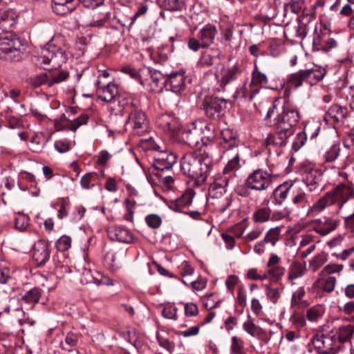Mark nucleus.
Instances as JSON below:
<instances>
[{"label": "nucleus", "mask_w": 354, "mask_h": 354, "mask_svg": "<svg viewBox=\"0 0 354 354\" xmlns=\"http://www.w3.org/2000/svg\"><path fill=\"white\" fill-rule=\"evenodd\" d=\"M180 167L185 175L202 184L206 182L211 172L212 160L208 156L188 153L181 159Z\"/></svg>", "instance_id": "obj_1"}, {"label": "nucleus", "mask_w": 354, "mask_h": 354, "mask_svg": "<svg viewBox=\"0 0 354 354\" xmlns=\"http://www.w3.org/2000/svg\"><path fill=\"white\" fill-rule=\"evenodd\" d=\"M350 198H354V187L351 184L340 183L315 202L309 208L308 214L315 216L327 207L335 203H337L339 208L342 209Z\"/></svg>", "instance_id": "obj_2"}, {"label": "nucleus", "mask_w": 354, "mask_h": 354, "mask_svg": "<svg viewBox=\"0 0 354 354\" xmlns=\"http://www.w3.org/2000/svg\"><path fill=\"white\" fill-rule=\"evenodd\" d=\"M59 37H54L44 48L41 49L39 55L35 57V62L37 65L45 69L57 68L65 63L67 56L65 50L57 46Z\"/></svg>", "instance_id": "obj_3"}, {"label": "nucleus", "mask_w": 354, "mask_h": 354, "mask_svg": "<svg viewBox=\"0 0 354 354\" xmlns=\"http://www.w3.org/2000/svg\"><path fill=\"white\" fill-rule=\"evenodd\" d=\"M278 176L271 167L268 170L257 169L248 176L244 184L249 189L262 192L268 189Z\"/></svg>", "instance_id": "obj_4"}, {"label": "nucleus", "mask_w": 354, "mask_h": 354, "mask_svg": "<svg viewBox=\"0 0 354 354\" xmlns=\"http://www.w3.org/2000/svg\"><path fill=\"white\" fill-rule=\"evenodd\" d=\"M118 103L123 109L129 111L126 125L134 134L142 136L148 131L149 122L145 113L140 109H134L131 100H127L126 103L119 100Z\"/></svg>", "instance_id": "obj_5"}, {"label": "nucleus", "mask_w": 354, "mask_h": 354, "mask_svg": "<svg viewBox=\"0 0 354 354\" xmlns=\"http://www.w3.org/2000/svg\"><path fill=\"white\" fill-rule=\"evenodd\" d=\"M26 50V44L19 38H0V57L2 59L19 62L23 59Z\"/></svg>", "instance_id": "obj_6"}, {"label": "nucleus", "mask_w": 354, "mask_h": 354, "mask_svg": "<svg viewBox=\"0 0 354 354\" xmlns=\"http://www.w3.org/2000/svg\"><path fill=\"white\" fill-rule=\"evenodd\" d=\"M300 116L297 110L290 106L288 102L284 103L281 111L274 119L276 129L293 134V127L298 123Z\"/></svg>", "instance_id": "obj_7"}, {"label": "nucleus", "mask_w": 354, "mask_h": 354, "mask_svg": "<svg viewBox=\"0 0 354 354\" xmlns=\"http://www.w3.org/2000/svg\"><path fill=\"white\" fill-rule=\"evenodd\" d=\"M314 350L317 354H336L337 345L335 335L317 333L311 339Z\"/></svg>", "instance_id": "obj_8"}, {"label": "nucleus", "mask_w": 354, "mask_h": 354, "mask_svg": "<svg viewBox=\"0 0 354 354\" xmlns=\"http://www.w3.org/2000/svg\"><path fill=\"white\" fill-rule=\"evenodd\" d=\"M281 259L274 254H272L266 263L265 274L266 279L272 282H279L286 272V268L279 265Z\"/></svg>", "instance_id": "obj_9"}, {"label": "nucleus", "mask_w": 354, "mask_h": 354, "mask_svg": "<svg viewBox=\"0 0 354 354\" xmlns=\"http://www.w3.org/2000/svg\"><path fill=\"white\" fill-rule=\"evenodd\" d=\"M157 126L169 137H174L180 130V122L173 115L165 113L156 119Z\"/></svg>", "instance_id": "obj_10"}, {"label": "nucleus", "mask_w": 354, "mask_h": 354, "mask_svg": "<svg viewBox=\"0 0 354 354\" xmlns=\"http://www.w3.org/2000/svg\"><path fill=\"white\" fill-rule=\"evenodd\" d=\"M240 74V70L236 65L225 66L220 65L215 71V77L221 86H225L231 82L236 80Z\"/></svg>", "instance_id": "obj_11"}, {"label": "nucleus", "mask_w": 354, "mask_h": 354, "mask_svg": "<svg viewBox=\"0 0 354 354\" xmlns=\"http://www.w3.org/2000/svg\"><path fill=\"white\" fill-rule=\"evenodd\" d=\"M167 80V84H169L171 91L176 94L183 93L187 84L191 82V80L185 75L184 71L171 73Z\"/></svg>", "instance_id": "obj_12"}, {"label": "nucleus", "mask_w": 354, "mask_h": 354, "mask_svg": "<svg viewBox=\"0 0 354 354\" xmlns=\"http://www.w3.org/2000/svg\"><path fill=\"white\" fill-rule=\"evenodd\" d=\"M339 223V220L330 216L315 219L312 223L313 230L318 234L325 236L334 231Z\"/></svg>", "instance_id": "obj_13"}, {"label": "nucleus", "mask_w": 354, "mask_h": 354, "mask_svg": "<svg viewBox=\"0 0 354 354\" xmlns=\"http://www.w3.org/2000/svg\"><path fill=\"white\" fill-rule=\"evenodd\" d=\"M225 101L217 97H209L205 100L204 109L207 117L216 119L218 118L223 113Z\"/></svg>", "instance_id": "obj_14"}, {"label": "nucleus", "mask_w": 354, "mask_h": 354, "mask_svg": "<svg viewBox=\"0 0 354 354\" xmlns=\"http://www.w3.org/2000/svg\"><path fill=\"white\" fill-rule=\"evenodd\" d=\"M109 237L119 242L131 243L134 241V237L131 232L123 226H114L108 230Z\"/></svg>", "instance_id": "obj_15"}, {"label": "nucleus", "mask_w": 354, "mask_h": 354, "mask_svg": "<svg viewBox=\"0 0 354 354\" xmlns=\"http://www.w3.org/2000/svg\"><path fill=\"white\" fill-rule=\"evenodd\" d=\"M48 243L44 240L37 241L33 247L32 258L39 266L44 265L49 259Z\"/></svg>", "instance_id": "obj_16"}, {"label": "nucleus", "mask_w": 354, "mask_h": 354, "mask_svg": "<svg viewBox=\"0 0 354 354\" xmlns=\"http://www.w3.org/2000/svg\"><path fill=\"white\" fill-rule=\"evenodd\" d=\"M347 115V109L339 105H333L326 113L324 120L327 123H343Z\"/></svg>", "instance_id": "obj_17"}, {"label": "nucleus", "mask_w": 354, "mask_h": 354, "mask_svg": "<svg viewBox=\"0 0 354 354\" xmlns=\"http://www.w3.org/2000/svg\"><path fill=\"white\" fill-rule=\"evenodd\" d=\"M239 154L238 150L235 149L233 151V156L230 159L223 169L221 178H227L229 183L232 181L236 177V171L240 168Z\"/></svg>", "instance_id": "obj_18"}, {"label": "nucleus", "mask_w": 354, "mask_h": 354, "mask_svg": "<svg viewBox=\"0 0 354 354\" xmlns=\"http://www.w3.org/2000/svg\"><path fill=\"white\" fill-rule=\"evenodd\" d=\"M97 94L100 99L107 102H114L118 96V88L116 84L109 82L97 89Z\"/></svg>", "instance_id": "obj_19"}, {"label": "nucleus", "mask_w": 354, "mask_h": 354, "mask_svg": "<svg viewBox=\"0 0 354 354\" xmlns=\"http://www.w3.org/2000/svg\"><path fill=\"white\" fill-rule=\"evenodd\" d=\"M177 157L173 153L160 151L155 156V167L160 170L169 169L176 162Z\"/></svg>", "instance_id": "obj_20"}, {"label": "nucleus", "mask_w": 354, "mask_h": 354, "mask_svg": "<svg viewBox=\"0 0 354 354\" xmlns=\"http://www.w3.org/2000/svg\"><path fill=\"white\" fill-rule=\"evenodd\" d=\"M17 14L12 9L0 11V29L9 32L16 23Z\"/></svg>", "instance_id": "obj_21"}, {"label": "nucleus", "mask_w": 354, "mask_h": 354, "mask_svg": "<svg viewBox=\"0 0 354 354\" xmlns=\"http://www.w3.org/2000/svg\"><path fill=\"white\" fill-rule=\"evenodd\" d=\"M221 53L218 50H209L204 52L199 61L198 64L202 67H209L215 65L216 70L221 65Z\"/></svg>", "instance_id": "obj_22"}, {"label": "nucleus", "mask_w": 354, "mask_h": 354, "mask_svg": "<svg viewBox=\"0 0 354 354\" xmlns=\"http://www.w3.org/2000/svg\"><path fill=\"white\" fill-rule=\"evenodd\" d=\"M229 183V178H217L215 179L214 184L210 186L209 189V197L212 199L222 198L226 193L225 187Z\"/></svg>", "instance_id": "obj_23"}, {"label": "nucleus", "mask_w": 354, "mask_h": 354, "mask_svg": "<svg viewBox=\"0 0 354 354\" xmlns=\"http://www.w3.org/2000/svg\"><path fill=\"white\" fill-rule=\"evenodd\" d=\"M243 328L251 337L263 339L265 342H268V339L264 338L265 330L256 325L250 315H248L247 320L243 322Z\"/></svg>", "instance_id": "obj_24"}, {"label": "nucleus", "mask_w": 354, "mask_h": 354, "mask_svg": "<svg viewBox=\"0 0 354 354\" xmlns=\"http://www.w3.org/2000/svg\"><path fill=\"white\" fill-rule=\"evenodd\" d=\"M41 297L40 290L38 288H32L25 292L21 297V302L26 310H32L39 302Z\"/></svg>", "instance_id": "obj_25"}, {"label": "nucleus", "mask_w": 354, "mask_h": 354, "mask_svg": "<svg viewBox=\"0 0 354 354\" xmlns=\"http://www.w3.org/2000/svg\"><path fill=\"white\" fill-rule=\"evenodd\" d=\"M337 41L333 38H325L320 35H317L313 39V48L317 50H323L328 52L330 50L336 48Z\"/></svg>", "instance_id": "obj_26"}, {"label": "nucleus", "mask_w": 354, "mask_h": 354, "mask_svg": "<svg viewBox=\"0 0 354 354\" xmlns=\"http://www.w3.org/2000/svg\"><path fill=\"white\" fill-rule=\"evenodd\" d=\"M75 0H53V10L59 15H65L71 13L75 9Z\"/></svg>", "instance_id": "obj_27"}, {"label": "nucleus", "mask_w": 354, "mask_h": 354, "mask_svg": "<svg viewBox=\"0 0 354 354\" xmlns=\"http://www.w3.org/2000/svg\"><path fill=\"white\" fill-rule=\"evenodd\" d=\"M217 33L216 27L211 24L205 25L198 32V37L203 42L204 47L210 46L214 40Z\"/></svg>", "instance_id": "obj_28"}, {"label": "nucleus", "mask_w": 354, "mask_h": 354, "mask_svg": "<svg viewBox=\"0 0 354 354\" xmlns=\"http://www.w3.org/2000/svg\"><path fill=\"white\" fill-rule=\"evenodd\" d=\"M167 82V78L164 77V75L160 72L157 71L151 72L149 84L150 90L152 92H160L165 87Z\"/></svg>", "instance_id": "obj_29"}, {"label": "nucleus", "mask_w": 354, "mask_h": 354, "mask_svg": "<svg viewBox=\"0 0 354 354\" xmlns=\"http://www.w3.org/2000/svg\"><path fill=\"white\" fill-rule=\"evenodd\" d=\"M303 82H306V80L302 70L290 74L287 79L286 88L285 89L284 95L288 96L291 89L300 87Z\"/></svg>", "instance_id": "obj_30"}, {"label": "nucleus", "mask_w": 354, "mask_h": 354, "mask_svg": "<svg viewBox=\"0 0 354 354\" xmlns=\"http://www.w3.org/2000/svg\"><path fill=\"white\" fill-rule=\"evenodd\" d=\"M221 145L224 148L236 147L239 144L237 133L233 129L226 127L221 131Z\"/></svg>", "instance_id": "obj_31"}, {"label": "nucleus", "mask_w": 354, "mask_h": 354, "mask_svg": "<svg viewBox=\"0 0 354 354\" xmlns=\"http://www.w3.org/2000/svg\"><path fill=\"white\" fill-rule=\"evenodd\" d=\"M259 91V87H254L251 83L249 85L244 84L236 91L234 97L252 101Z\"/></svg>", "instance_id": "obj_32"}, {"label": "nucleus", "mask_w": 354, "mask_h": 354, "mask_svg": "<svg viewBox=\"0 0 354 354\" xmlns=\"http://www.w3.org/2000/svg\"><path fill=\"white\" fill-rule=\"evenodd\" d=\"M277 131L274 134H269L266 138L267 145H273L277 147H283L286 145L287 140L290 136H292L290 133H288L286 131L276 129Z\"/></svg>", "instance_id": "obj_33"}, {"label": "nucleus", "mask_w": 354, "mask_h": 354, "mask_svg": "<svg viewBox=\"0 0 354 354\" xmlns=\"http://www.w3.org/2000/svg\"><path fill=\"white\" fill-rule=\"evenodd\" d=\"M4 312L19 318L20 324H22L21 315L25 316V312L23 309V305L21 300L15 298H11L9 301L8 305L5 308Z\"/></svg>", "instance_id": "obj_34"}, {"label": "nucleus", "mask_w": 354, "mask_h": 354, "mask_svg": "<svg viewBox=\"0 0 354 354\" xmlns=\"http://www.w3.org/2000/svg\"><path fill=\"white\" fill-rule=\"evenodd\" d=\"M306 82L310 85L315 84L322 80L325 75V70L319 67L302 70Z\"/></svg>", "instance_id": "obj_35"}, {"label": "nucleus", "mask_w": 354, "mask_h": 354, "mask_svg": "<svg viewBox=\"0 0 354 354\" xmlns=\"http://www.w3.org/2000/svg\"><path fill=\"white\" fill-rule=\"evenodd\" d=\"M292 184L284 183L279 185L273 192L274 203L277 205H281L291 192Z\"/></svg>", "instance_id": "obj_36"}, {"label": "nucleus", "mask_w": 354, "mask_h": 354, "mask_svg": "<svg viewBox=\"0 0 354 354\" xmlns=\"http://www.w3.org/2000/svg\"><path fill=\"white\" fill-rule=\"evenodd\" d=\"M306 185L304 183L292 184L291 194H292V201L294 204H303L307 202V196L304 191Z\"/></svg>", "instance_id": "obj_37"}, {"label": "nucleus", "mask_w": 354, "mask_h": 354, "mask_svg": "<svg viewBox=\"0 0 354 354\" xmlns=\"http://www.w3.org/2000/svg\"><path fill=\"white\" fill-rule=\"evenodd\" d=\"M124 253L122 251L111 250L104 257L105 264L110 268L115 270L119 268L123 259Z\"/></svg>", "instance_id": "obj_38"}, {"label": "nucleus", "mask_w": 354, "mask_h": 354, "mask_svg": "<svg viewBox=\"0 0 354 354\" xmlns=\"http://www.w3.org/2000/svg\"><path fill=\"white\" fill-rule=\"evenodd\" d=\"M306 271V263L294 261L290 263L288 270V279L292 281L294 279L301 277Z\"/></svg>", "instance_id": "obj_39"}, {"label": "nucleus", "mask_w": 354, "mask_h": 354, "mask_svg": "<svg viewBox=\"0 0 354 354\" xmlns=\"http://www.w3.org/2000/svg\"><path fill=\"white\" fill-rule=\"evenodd\" d=\"M306 295V291L304 287H299L293 293L291 298V306L297 308H306L308 306L309 303L303 298Z\"/></svg>", "instance_id": "obj_40"}, {"label": "nucleus", "mask_w": 354, "mask_h": 354, "mask_svg": "<svg viewBox=\"0 0 354 354\" xmlns=\"http://www.w3.org/2000/svg\"><path fill=\"white\" fill-rule=\"evenodd\" d=\"M195 193L192 189L187 190L182 196L176 199L175 205V210L180 212V208L189 205L192 203Z\"/></svg>", "instance_id": "obj_41"}, {"label": "nucleus", "mask_w": 354, "mask_h": 354, "mask_svg": "<svg viewBox=\"0 0 354 354\" xmlns=\"http://www.w3.org/2000/svg\"><path fill=\"white\" fill-rule=\"evenodd\" d=\"M253 220L258 223H264L271 219H278L275 213L271 216V210L268 207H261L253 214Z\"/></svg>", "instance_id": "obj_42"}, {"label": "nucleus", "mask_w": 354, "mask_h": 354, "mask_svg": "<svg viewBox=\"0 0 354 354\" xmlns=\"http://www.w3.org/2000/svg\"><path fill=\"white\" fill-rule=\"evenodd\" d=\"M354 333V326L351 324H347L342 326L339 328L337 331V339L341 342H345L349 341Z\"/></svg>", "instance_id": "obj_43"}, {"label": "nucleus", "mask_w": 354, "mask_h": 354, "mask_svg": "<svg viewBox=\"0 0 354 354\" xmlns=\"http://www.w3.org/2000/svg\"><path fill=\"white\" fill-rule=\"evenodd\" d=\"M324 309L322 306H314L309 308L306 311V318L309 322H317L324 315Z\"/></svg>", "instance_id": "obj_44"}, {"label": "nucleus", "mask_w": 354, "mask_h": 354, "mask_svg": "<svg viewBox=\"0 0 354 354\" xmlns=\"http://www.w3.org/2000/svg\"><path fill=\"white\" fill-rule=\"evenodd\" d=\"M27 84L31 88H37L44 84L48 86V76L43 73L32 75L27 80Z\"/></svg>", "instance_id": "obj_45"}, {"label": "nucleus", "mask_w": 354, "mask_h": 354, "mask_svg": "<svg viewBox=\"0 0 354 354\" xmlns=\"http://www.w3.org/2000/svg\"><path fill=\"white\" fill-rule=\"evenodd\" d=\"M268 83V77L267 76L261 73L255 65L254 69L252 71V80L251 84L254 87H257V86H264Z\"/></svg>", "instance_id": "obj_46"}, {"label": "nucleus", "mask_w": 354, "mask_h": 354, "mask_svg": "<svg viewBox=\"0 0 354 354\" xmlns=\"http://www.w3.org/2000/svg\"><path fill=\"white\" fill-rule=\"evenodd\" d=\"M244 341L237 336L231 337L230 354H245L244 351Z\"/></svg>", "instance_id": "obj_47"}, {"label": "nucleus", "mask_w": 354, "mask_h": 354, "mask_svg": "<svg viewBox=\"0 0 354 354\" xmlns=\"http://www.w3.org/2000/svg\"><path fill=\"white\" fill-rule=\"evenodd\" d=\"M326 261L327 257L325 253L318 254L309 261V268L313 272H316L326 263Z\"/></svg>", "instance_id": "obj_48"}, {"label": "nucleus", "mask_w": 354, "mask_h": 354, "mask_svg": "<svg viewBox=\"0 0 354 354\" xmlns=\"http://www.w3.org/2000/svg\"><path fill=\"white\" fill-rule=\"evenodd\" d=\"M281 231V228L280 227L270 229L263 239L264 242H266V243H270L272 245H274L279 239Z\"/></svg>", "instance_id": "obj_49"}, {"label": "nucleus", "mask_w": 354, "mask_h": 354, "mask_svg": "<svg viewBox=\"0 0 354 354\" xmlns=\"http://www.w3.org/2000/svg\"><path fill=\"white\" fill-rule=\"evenodd\" d=\"M68 77V73L64 71H57L51 73L48 76V86H52L55 84H59L66 80Z\"/></svg>", "instance_id": "obj_50"}, {"label": "nucleus", "mask_w": 354, "mask_h": 354, "mask_svg": "<svg viewBox=\"0 0 354 354\" xmlns=\"http://www.w3.org/2000/svg\"><path fill=\"white\" fill-rule=\"evenodd\" d=\"M248 224L245 220L242 221L241 222L235 224L232 227L229 229V232L233 235L234 237L240 238L243 237V234H244Z\"/></svg>", "instance_id": "obj_51"}, {"label": "nucleus", "mask_w": 354, "mask_h": 354, "mask_svg": "<svg viewBox=\"0 0 354 354\" xmlns=\"http://www.w3.org/2000/svg\"><path fill=\"white\" fill-rule=\"evenodd\" d=\"M29 224V218L24 214H18L15 218V228L19 231H24Z\"/></svg>", "instance_id": "obj_52"}, {"label": "nucleus", "mask_w": 354, "mask_h": 354, "mask_svg": "<svg viewBox=\"0 0 354 354\" xmlns=\"http://www.w3.org/2000/svg\"><path fill=\"white\" fill-rule=\"evenodd\" d=\"M339 151L340 148L339 145H333L324 155L325 162H331L334 161L339 156Z\"/></svg>", "instance_id": "obj_53"}, {"label": "nucleus", "mask_w": 354, "mask_h": 354, "mask_svg": "<svg viewBox=\"0 0 354 354\" xmlns=\"http://www.w3.org/2000/svg\"><path fill=\"white\" fill-rule=\"evenodd\" d=\"M178 308L174 304H167L162 310V315L165 318L177 319Z\"/></svg>", "instance_id": "obj_54"}, {"label": "nucleus", "mask_w": 354, "mask_h": 354, "mask_svg": "<svg viewBox=\"0 0 354 354\" xmlns=\"http://www.w3.org/2000/svg\"><path fill=\"white\" fill-rule=\"evenodd\" d=\"M71 246V238L66 235L62 236L56 242V248L59 251L65 252Z\"/></svg>", "instance_id": "obj_55"}, {"label": "nucleus", "mask_w": 354, "mask_h": 354, "mask_svg": "<svg viewBox=\"0 0 354 354\" xmlns=\"http://www.w3.org/2000/svg\"><path fill=\"white\" fill-rule=\"evenodd\" d=\"M156 338L159 345L171 353L174 351L175 344L174 343L169 341L168 339L163 337L160 333H156Z\"/></svg>", "instance_id": "obj_56"}, {"label": "nucleus", "mask_w": 354, "mask_h": 354, "mask_svg": "<svg viewBox=\"0 0 354 354\" xmlns=\"http://www.w3.org/2000/svg\"><path fill=\"white\" fill-rule=\"evenodd\" d=\"M145 222L149 227L152 229H157L162 223V218L158 214H151L145 217Z\"/></svg>", "instance_id": "obj_57"}, {"label": "nucleus", "mask_w": 354, "mask_h": 354, "mask_svg": "<svg viewBox=\"0 0 354 354\" xmlns=\"http://www.w3.org/2000/svg\"><path fill=\"white\" fill-rule=\"evenodd\" d=\"M95 174L94 173H87L84 175L80 180V184L83 189H90L94 186Z\"/></svg>", "instance_id": "obj_58"}, {"label": "nucleus", "mask_w": 354, "mask_h": 354, "mask_svg": "<svg viewBox=\"0 0 354 354\" xmlns=\"http://www.w3.org/2000/svg\"><path fill=\"white\" fill-rule=\"evenodd\" d=\"M54 146L55 149L59 153H65L71 149V143L66 138L55 141Z\"/></svg>", "instance_id": "obj_59"}, {"label": "nucleus", "mask_w": 354, "mask_h": 354, "mask_svg": "<svg viewBox=\"0 0 354 354\" xmlns=\"http://www.w3.org/2000/svg\"><path fill=\"white\" fill-rule=\"evenodd\" d=\"M186 142L190 147H197L199 144L200 138L196 131H188L185 133Z\"/></svg>", "instance_id": "obj_60"}, {"label": "nucleus", "mask_w": 354, "mask_h": 354, "mask_svg": "<svg viewBox=\"0 0 354 354\" xmlns=\"http://www.w3.org/2000/svg\"><path fill=\"white\" fill-rule=\"evenodd\" d=\"M164 5L167 10H180L183 7V0H164Z\"/></svg>", "instance_id": "obj_61"}, {"label": "nucleus", "mask_w": 354, "mask_h": 354, "mask_svg": "<svg viewBox=\"0 0 354 354\" xmlns=\"http://www.w3.org/2000/svg\"><path fill=\"white\" fill-rule=\"evenodd\" d=\"M88 122V117L85 115H82L76 119L70 121L69 129L75 131L81 125L86 124Z\"/></svg>", "instance_id": "obj_62"}, {"label": "nucleus", "mask_w": 354, "mask_h": 354, "mask_svg": "<svg viewBox=\"0 0 354 354\" xmlns=\"http://www.w3.org/2000/svg\"><path fill=\"white\" fill-rule=\"evenodd\" d=\"M148 9L149 6L146 3H138L137 10L131 19V25L133 24L138 17L145 15Z\"/></svg>", "instance_id": "obj_63"}, {"label": "nucleus", "mask_w": 354, "mask_h": 354, "mask_svg": "<svg viewBox=\"0 0 354 354\" xmlns=\"http://www.w3.org/2000/svg\"><path fill=\"white\" fill-rule=\"evenodd\" d=\"M307 136L305 132L301 131L298 133L292 143V147L295 150L299 149L306 142Z\"/></svg>", "instance_id": "obj_64"}]
</instances>
